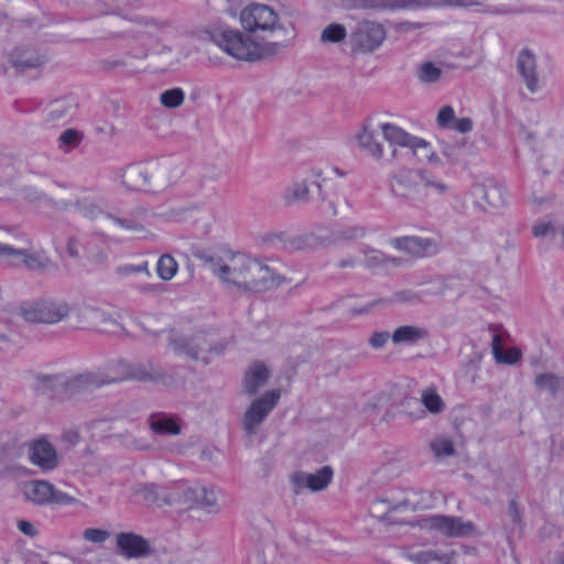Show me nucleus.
Masks as SVG:
<instances>
[{"instance_id": "f257e3e1", "label": "nucleus", "mask_w": 564, "mask_h": 564, "mask_svg": "<svg viewBox=\"0 0 564 564\" xmlns=\"http://www.w3.org/2000/svg\"><path fill=\"white\" fill-rule=\"evenodd\" d=\"M195 256L223 282L245 292L269 291L285 281V278L274 269L246 254H228L221 258L202 250Z\"/></svg>"}, {"instance_id": "f03ea898", "label": "nucleus", "mask_w": 564, "mask_h": 564, "mask_svg": "<svg viewBox=\"0 0 564 564\" xmlns=\"http://www.w3.org/2000/svg\"><path fill=\"white\" fill-rule=\"evenodd\" d=\"M389 183L394 197L412 204L423 202L433 192L444 195L448 191L443 181L423 169H401L390 175Z\"/></svg>"}, {"instance_id": "7ed1b4c3", "label": "nucleus", "mask_w": 564, "mask_h": 564, "mask_svg": "<svg viewBox=\"0 0 564 564\" xmlns=\"http://www.w3.org/2000/svg\"><path fill=\"white\" fill-rule=\"evenodd\" d=\"M212 41L228 55L239 61L256 62L280 52L282 44L270 42L259 44L239 30L221 29L210 33Z\"/></svg>"}, {"instance_id": "20e7f679", "label": "nucleus", "mask_w": 564, "mask_h": 564, "mask_svg": "<svg viewBox=\"0 0 564 564\" xmlns=\"http://www.w3.org/2000/svg\"><path fill=\"white\" fill-rule=\"evenodd\" d=\"M173 183L167 163L150 167L142 165L129 166L122 175V184L131 191L159 192Z\"/></svg>"}, {"instance_id": "39448f33", "label": "nucleus", "mask_w": 564, "mask_h": 564, "mask_svg": "<svg viewBox=\"0 0 564 564\" xmlns=\"http://www.w3.org/2000/svg\"><path fill=\"white\" fill-rule=\"evenodd\" d=\"M386 37L384 25L369 19L360 20L349 35L351 48L357 53H372L381 46Z\"/></svg>"}, {"instance_id": "423d86ee", "label": "nucleus", "mask_w": 564, "mask_h": 564, "mask_svg": "<svg viewBox=\"0 0 564 564\" xmlns=\"http://www.w3.org/2000/svg\"><path fill=\"white\" fill-rule=\"evenodd\" d=\"M23 494L28 501L36 506H70L79 503L78 499L58 490L47 480L35 479L25 482Z\"/></svg>"}, {"instance_id": "0eeeda50", "label": "nucleus", "mask_w": 564, "mask_h": 564, "mask_svg": "<svg viewBox=\"0 0 564 564\" xmlns=\"http://www.w3.org/2000/svg\"><path fill=\"white\" fill-rule=\"evenodd\" d=\"M281 398L279 389H272L256 398L243 413L241 425L247 435H254L260 425L278 404Z\"/></svg>"}, {"instance_id": "6e6552de", "label": "nucleus", "mask_w": 564, "mask_h": 564, "mask_svg": "<svg viewBox=\"0 0 564 564\" xmlns=\"http://www.w3.org/2000/svg\"><path fill=\"white\" fill-rule=\"evenodd\" d=\"M240 23L250 33L274 31L279 26V18L269 6L253 3L241 11Z\"/></svg>"}, {"instance_id": "1a4fd4ad", "label": "nucleus", "mask_w": 564, "mask_h": 564, "mask_svg": "<svg viewBox=\"0 0 564 564\" xmlns=\"http://www.w3.org/2000/svg\"><path fill=\"white\" fill-rule=\"evenodd\" d=\"M69 305L59 300H47L35 303L22 312L25 321L31 323L54 324L69 315Z\"/></svg>"}, {"instance_id": "9d476101", "label": "nucleus", "mask_w": 564, "mask_h": 564, "mask_svg": "<svg viewBox=\"0 0 564 564\" xmlns=\"http://www.w3.org/2000/svg\"><path fill=\"white\" fill-rule=\"evenodd\" d=\"M115 379L101 371H86L70 378L64 376L63 393L70 398L77 394L94 391L105 384L113 383Z\"/></svg>"}, {"instance_id": "9b49d317", "label": "nucleus", "mask_w": 564, "mask_h": 564, "mask_svg": "<svg viewBox=\"0 0 564 564\" xmlns=\"http://www.w3.org/2000/svg\"><path fill=\"white\" fill-rule=\"evenodd\" d=\"M333 476L334 471L329 466H324L315 473L297 470L290 477L292 491L294 495H300L304 489L312 492L322 491L332 482Z\"/></svg>"}, {"instance_id": "f8f14e48", "label": "nucleus", "mask_w": 564, "mask_h": 564, "mask_svg": "<svg viewBox=\"0 0 564 564\" xmlns=\"http://www.w3.org/2000/svg\"><path fill=\"white\" fill-rule=\"evenodd\" d=\"M0 262L13 267L24 264L31 271H43L52 264L47 257H40L26 249L13 248L6 243H0Z\"/></svg>"}, {"instance_id": "ddd939ff", "label": "nucleus", "mask_w": 564, "mask_h": 564, "mask_svg": "<svg viewBox=\"0 0 564 564\" xmlns=\"http://www.w3.org/2000/svg\"><path fill=\"white\" fill-rule=\"evenodd\" d=\"M430 529L446 538H460L471 534L473 522H464L460 518L452 516H432L425 520Z\"/></svg>"}, {"instance_id": "4468645a", "label": "nucleus", "mask_w": 564, "mask_h": 564, "mask_svg": "<svg viewBox=\"0 0 564 564\" xmlns=\"http://www.w3.org/2000/svg\"><path fill=\"white\" fill-rule=\"evenodd\" d=\"M28 456L33 465L44 471H51L59 464L57 452L46 437L33 441L30 444Z\"/></svg>"}, {"instance_id": "2eb2a0df", "label": "nucleus", "mask_w": 564, "mask_h": 564, "mask_svg": "<svg viewBox=\"0 0 564 564\" xmlns=\"http://www.w3.org/2000/svg\"><path fill=\"white\" fill-rule=\"evenodd\" d=\"M160 377L161 373L151 364L127 361H119L116 366V375L110 376L115 382L123 380L155 381Z\"/></svg>"}, {"instance_id": "dca6fc26", "label": "nucleus", "mask_w": 564, "mask_h": 564, "mask_svg": "<svg viewBox=\"0 0 564 564\" xmlns=\"http://www.w3.org/2000/svg\"><path fill=\"white\" fill-rule=\"evenodd\" d=\"M390 245L399 251H404L414 257H427L437 252V242L432 238L417 236L397 237L390 240Z\"/></svg>"}, {"instance_id": "f3484780", "label": "nucleus", "mask_w": 564, "mask_h": 564, "mask_svg": "<svg viewBox=\"0 0 564 564\" xmlns=\"http://www.w3.org/2000/svg\"><path fill=\"white\" fill-rule=\"evenodd\" d=\"M380 130L382 131L384 140L390 144L410 148L414 151V153H416L419 150H427L430 147L429 142H426L424 139L413 137L393 123H381Z\"/></svg>"}, {"instance_id": "a211bd4d", "label": "nucleus", "mask_w": 564, "mask_h": 564, "mask_svg": "<svg viewBox=\"0 0 564 564\" xmlns=\"http://www.w3.org/2000/svg\"><path fill=\"white\" fill-rule=\"evenodd\" d=\"M116 545L128 558H139L151 554V545L147 539L133 533L122 532L116 535Z\"/></svg>"}, {"instance_id": "6ab92c4d", "label": "nucleus", "mask_w": 564, "mask_h": 564, "mask_svg": "<svg viewBox=\"0 0 564 564\" xmlns=\"http://www.w3.org/2000/svg\"><path fill=\"white\" fill-rule=\"evenodd\" d=\"M355 141L358 148L367 155L375 160H381L383 156V147L376 139L375 130L372 127V119L367 118L360 129L355 134Z\"/></svg>"}, {"instance_id": "aec40b11", "label": "nucleus", "mask_w": 564, "mask_h": 564, "mask_svg": "<svg viewBox=\"0 0 564 564\" xmlns=\"http://www.w3.org/2000/svg\"><path fill=\"white\" fill-rule=\"evenodd\" d=\"M517 68L527 88L531 93L538 91L539 78L536 73V58L531 50L523 48L520 51L517 58Z\"/></svg>"}, {"instance_id": "412c9836", "label": "nucleus", "mask_w": 564, "mask_h": 564, "mask_svg": "<svg viewBox=\"0 0 564 564\" xmlns=\"http://www.w3.org/2000/svg\"><path fill=\"white\" fill-rule=\"evenodd\" d=\"M314 185L321 192L322 182L315 180L308 182L307 180L294 182L289 185L283 193V200L285 205L304 204L310 202V187Z\"/></svg>"}, {"instance_id": "4be33fe9", "label": "nucleus", "mask_w": 564, "mask_h": 564, "mask_svg": "<svg viewBox=\"0 0 564 564\" xmlns=\"http://www.w3.org/2000/svg\"><path fill=\"white\" fill-rule=\"evenodd\" d=\"M562 229L563 219L545 218L533 225L532 234L536 238L546 239L554 246L563 248V243L558 240V236L562 234Z\"/></svg>"}, {"instance_id": "5701e85b", "label": "nucleus", "mask_w": 564, "mask_h": 564, "mask_svg": "<svg viewBox=\"0 0 564 564\" xmlns=\"http://www.w3.org/2000/svg\"><path fill=\"white\" fill-rule=\"evenodd\" d=\"M270 378L269 369L261 362L253 364L243 378V392L256 395L267 384Z\"/></svg>"}, {"instance_id": "b1692460", "label": "nucleus", "mask_w": 564, "mask_h": 564, "mask_svg": "<svg viewBox=\"0 0 564 564\" xmlns=\"http://www.w3.org/2000/svg\"><path fill=\"white\" fill-rule=\"evenodd\" d=\"M477 0H392V9H402L406 7L427 8V7H452L467 8L479 6Z\"/></svg>"}, {"instance_id": "393cba45", "label": "nucleus", "mask_w": 564, "mask_h": 564, "mask_svg": "<svg viewBox=\"0 0 564 564\" xmlns=\"http://www.w3.org/2000/svg\"><path fill=\"white\" fill-rule=\"evenodd\" d=\"M430 336L425 327L417 325H402L391 334V340L394 345H415Z\"/></svg>"}, {"instance_id": "a878e982", "label": "nucleus", "mask_w": 564, "mask_h": 564, "mask_svg": "<svg viewBox=\"0 0 564 564\" xmlns=\"http://www.w3.org/2000/svg\"><path fill=\"white\" fill-rule=\"evenodd\" d=\"M10 61L20 72L37 68L44 64V58L32 48H17L11 53Z\"/></svg>"}, {"instance_id": "bb28decb", "label": "nucleus", "mask_w": 564, "mask_h": 564, "mask_svg": "<svg viewBox=\"0 0 564 564\" xmlns=\"http://www.w3.org/2000/svg\"><path fill=\"white\" fill-rule=\"evenodd\" d=\"M202 341V336H195L193 338L178 336L173 337L170 345L175 352L196 359L199 357V352L205 350Z\"/></svg>"}, {"instance_id": "cd10ccee", "label": "nucleus", "mask_w": 564, "mask_h": 564, "mask_svg": "<svg viewBox=\"0 0 564 564\" xmlns=\"http://www.w3.org/2000/svg\"><path fill=\"white\" fill-rule=\"evenodd\" d=\"M361 252L365 256L362 264L365 265V268L369 270H375L384 267L388 263H392L394 265L400 264V259L389 257L384 254L382 251L370 247H364Z\"/></svg>"}, {"instance_id": "c85d7f7f", "label": "nucleus", "mask_w": 564, "mask_h": 564, "mask_svg": "<svg viewBox=\"0 0 564 564\" xmlns=\"http://www.w3.org/2000/svg\"><path fill=\"white\" fill-rule=\"evenodd\" d=\"M475 191L482 196L486 203L495 208H499L506 204L507 192L503 186L490 184L486 186H477Z\"/></svg>"}, {"instance_id": "c756f323", "label": "nucleus", "mask_w": 564, "mask_h": 564, "mask_svg": "<svg viewBox=\"0 0 564 564\" xmlns=\"http://www.w3.org/2000/svg\"><path fill=\"white\" fill-rule=\"evenodd\" d=\"M35 389L43 394H53L57 391H64L63 375H39L35 378Z\"/></svg>"}, {"instance_id": "7c9ffc66", "label": "nucleus", "mask_w": 564, "mask_h": 564, "mask_svg": "<svg viewBox=\"0 0 564 564\" xmlns=\"http://www.w3.org/2000/svg\"><path fill=\"white\" fill-rule=\"evenodd\" d=\"M492 354L498 362L513 365L521 358V352L517 348H511L507 352L502 350V341L499 334L492 336Z\"/></svg>"}, {"instance_id": "2f4dec72", "label": "nucleus", "mask_w": 564, "mask_h": 564, "mask_svg": "<svg viewBox=\"0 0 564 564\" xmlns=\"http://www.w3.org/2000/svg\"><path fill=\"white\" fill-rule=\"evenodd\" d=\"M140 495L148 505L162 506L176 502V498L173 495L162 496L159 487L152 484L143 486L140 490Z\"/></svg>"}, {"instance_id": "473e14b6", "label": "nucleus", "mask_w": 564, "mask_h": 564, "mask_svg": "<svg viewBox=\"0 0 564 564\" xmlns=\"http://www.w3.org/2000/svg\"><path fill=\"white\" fill-rule=\"evenodd\" d=\"M408 557L415 564H431L438 562L440 564H448L449 558L446 553L437 550H423L412 552Z\"/></svg>"}, {"instance_id": "72a5a7b5", "label": "nucleus", "mask_w": 564, "mask_h": 564, "mask_svg": "<svg viewBox=\"0 0 564 564\" xmlns=\"http://www.w3.org/2000/svg\"><path fill=\"white\" fill-rule=\"evenodd\" d=\"M150 426L154 433L161 435H177L181 433L180 425L173 419L165 415L152 416Z\"/></svg>"}, {"instance_id": "f704fd0d", "label": "nucleus", "mask_w": 564, "mask_h": 564, "mask_svg": "<svg viewBox=\"0 0 564 564\" xmlns=\"http://www.w3.org/2000/svg\"><path fill=\"white\" fill-rule=\"evenodd\" d=\"M433 293L430 291H414L411 289L400 290L392 295V301L409 304V305H417L424 302L426 296L432 295Z\"/></svg>"}, {"instance_id": "c9c22d12", "label": "nucleus", "mask_w": 564, "mask_h": 564, "mask_svg": "<svg viewBox=\"0 0 564 564\" xmlns=\"http://www.w3.org/2000/svg\"><path fill=\"white\" fill-rule=\"evenodd\" d=\"M421 402L424 405V408L433 414H438L443 412L445 409V403L443 399L433 388H429L422 391Z\"/></svg>"}, {"instance_id": "e433bc0d", "label": "nucleus", "mask_w": 564, "mask_h": 564, "mask_svg": "<svg viewBox=\"0 0 564 564\" xmlns=\"http://www.w3.org/2000/svg\"><path fill=\"white\" fill-rule=\"evenodd\" d=\"M340 3L349 10L392 9V0H340Z\"/></svg>"}, {"instance_id": "4c0bfd02", "label": "nucleus", "mask_w": 564, "mask_h": 564, "mask_svg": "<svg viewBox=\"0 0 564 564\" xmlns=\"http://www.w3.org/2000/svg\"><path fill=\"white\" fill-rule=\"evenodd\" d=\"M156 271L162 280L169 281L177 272V262L172 256L163 254L158 260Z\"/></svg>"}, {"instance_id": "58836bf2", "label": "nucleus", "mask_w": 564, "mask_h": 564, "mask_svg": "<svg viewBox=\"0 0 564 564\" xmlns=\"http://www.w3.org/2000/svg\"><path fill=\"white\" fill-rule=\"evenodd\" d=\"M420 82L424 84H434L442 76V69L433 62H424L416 72Z\"/></svg>"}, {"instance_id": "ea45409f", "label": "nucleus", "mask_w": 564, "mask_h": 564, "mask_svg": "<svg viewBox=\"0 0 564 564\" xmlns=\"http://www.w3.org/2000/svg\"><path fill=\"white\" fill-rule=\"evenodd\" d=\"M534 384L540 390L549 391L555 397L561 387V380L553 373H540L534 379Z\"/></svg>"}, {"instance_id": "a19ab883", "label": "nucleus", "mask_w": 564, "mask_h": 564, "mask_svg": "<svg viewBox=\"0 0 564 564\" xmlns=\"http://www.w3.org/2000/svg\"><path fill=\"white\" fill-rule=\"evenodd\" d=\"M73 110V105L67 100L54 101L46 115V120L50 122H58L66 118Z\"/></svg>"}, {"instance_id": "79ce46f5", "label": "nucleus", "mask_w": 564, "mask_h": 564, "mask_svg": "<svg viewBox=\"0 0 564 564\" xmlns=\"http://www.w3.org/2000/svg\"><path fill=\"white\" fill-rule=\"evenodd\" d=\"M185 99V94L182 88L175 87L164 90L160 95V102L169 109L178 108Z\"/></svg>"}, {"instance_id": "37998d69", "label": "nucleus", "mask_w": 564, "mask_h": 564, "mask_svg": "<svg viewBox=\"0 0 564 564\" xmlns=\"http://www.w3.org/2000/svg\"><path fill=\"white\" fill-rule=\"evenodd\" d=\"M347 36L346 28L339 23L327 25L322 34L321 41L327 43H339Z\"/></svg>"}, {"instance_id": "c03bdc74", "label": "nucleus", "mask_w": 564, "mask_h": 564, "mask_svg": "<svg viewBox=\"0 0 564 564\" xmlns=\"http://www.w3.org/2000/svg\"><path fill=\"white\" fill-rule=\"evenodd\" d=\"M83 137L77 130L67 129L58 138L59 148L65 152H68L69 150L76 148L80 143Z\"/></svg>"}, {"instance_id": "a18cd8bd", "label": "nucleus", "mask_w": 564, "mask_h": 564, "mask_svg": "<svg viewBox=\"0 0 564 564\" xmlns=\"http://www.w3.org/2000/svg\"><path fill=\"white\" fill-rule=\"evenodd\" d=\"M367 235V229L362 226H350L340 229L334 234V240H355L364 238Z\"/></svg>"}, {"instance_id": "49530a36", "label": "nucleus", "mask_w": 564, "mask_h": 564, "mask_svg": "<svg viewBox=\"0 0 564 564\" xmlns=\"http://www.w3.org/2000/svg\"><path fill=\"white\" fill-rule=\"evenodd\" d=\"M200 488L202 487H189L181 485L180 489L182 490V497H177L174 494L172 495L176 498V501L187 505H196L199 501Z\"/></svg>"}, {"instance_id": "de8ad7c7", "label": "nucleus", "mask_w": 564, "mask_h": 564, "mask_svg": "<svg viewBox=\"0 0 564 564\" xmlns=\"http://www.w3.org/2000/svg\"><path fill=\"white\" fill-rule=\"evenodd\" d=\"M430 446L437 457L451 456L455 452L453 442L447 438L435 440L431 443Z\"/></svg>"}, {"instance_id": "09e8293b", "label": "nucleus", "mask_w": 564, "mask_h": 564, "mask_svg": "<svg viewBox=\"0 0 564 564\" xmlns=\"http://www.w3.org/2000/svg\"><path fill=\"white\" fill-rule=\"evenodd\" d=\"M75 208L78 213H80L83 216L94 219L99 214L98 206L88 199H80L75 203Z\"/></svg>"}, {"instance_id": "8fccbe9b", "label": "nucleus", "mask_w": 564, "mask_h": 564, "mask_svg": "<svg viewBox=\"0 0 564 564\" xmlns=\"http://www.w3.org/2000/svg\"><path fill=\"white\" fill-rule=\"evenodd\" d=\"M107 218L127 230L143 231L144 229L143 225L137 219L122 218L113 214H107Z\"/></svg>"}, {"instance_id": "3c124183", "label": "nucleus", "mask_w": 564, "mask_h": 564, "mask_svg": "<svg viewBox=\"0 0 564 564\" xmlns=\"http://www.w3.org/2000/svg\"><path fill=\"white\" fill-rule=\"evenodd\" d=\"M110 536V532L97 528H88L83 532V538L93 543H102Z\"/></svg>"}, {"instance_id": "603ef678", "label": "nucleus", "mask_w": 564, "mask_h": 564, "mask_svg": "<svg viewBox=\"0 0 564 564\" xmlns=\"http://www.w3.org/2000/svg\"><path fill=\"white\" fill-rule=\"evenodd\" d=\"M455 119V111L452 106H444L437 115V124L442 128H448Z\"/></svg>"}, {"instance_id": "864d4df0", "label": "nucleus", "mask_w": 564, "mask_h": 564, "mask_svg": "<svg viewBox=\"0 0 564 564\" xmlns=\"http://www.w3.org/2000/svg\"><path fill=\"white\" fill-rule=\"evenodd\" d=\"M204 508H214L217 505V497L214 490L200 488L199 501L196 503Z\"/></svg>"}, {"instance_id": "5fc2aeb1", "label": "nucleus", "mask_w": 564, "mask_h": 564, "mask_svg": "<svg viewBox=\"0 0 564 564\" xmlns=\"http://www.w3.org/2000/svg\"><path fill=\"white\" fill-rule=\"evenodd\" d=\"M391 339L389 332H375L369 338V345L375 349L382 348Z\"/></svg>"}, {"instance_id": "6e6d98bb", "label": "nucleus", "mask_w": 564, "mask_h": 564, "mask_svg": "<svg viewBox=\"0 0 564 564\" xmlns=\"http://www.w3.org/2000/svg\"><path fill=\"white\" fill-rule=\"evenodd\" d=\"M509 517L514 528L522 529L521 511L514 499L509 502Z\"/></svg>"}, {"instance_id": "4d7b16f0", "label": "nucleus", "mask_w": 564, "mask_h": 564, "mask_svg": "<svg viewBox=\"0 0 564 564\" xmlns=\"http://www.w3.org/2000/svg\"><path fill=\"white\" fill-rule=\"evenodd\" d=\"M139 21L144 26L154 28L156 30H164L170 26V23L167 21L158 20L154 18H140Z\"/></svg>"}, {"instance_id": "13d9d810", "label": "nucleus", "mask_w": 564, "mask_h": 564, "mask_svg": "<svg viewBox=\"0 0 564 564\" xmlns=\"http://www.w3.org/2000/svg\"><path fill=\"white\" fill-rule=\"evenodd\" d=\"M453 128L460 133H466V132L471 131L473 121L470 118H467V117L459 118V119L455 120Z\"/></svg>"}, {"instance_id": "bf43d9fd", "label": "nucleus", "mask_w": 564, "mask_h": 564, "mask_svg": "<svg viewBox=\"0 0 564 564\" xmlns=\"http://www.w3.org/2000/svg\"><path fill=\"white\" fill-rule=\"evenodd\" d=\"M18 529L28 536H35L37 534V530L34 528V525L26 520H21L18 522Z\"/></svg>"}, {"instance_id": "052dcab7", "label": "nucleus", "mask_w": 564, "mask_h": 564, "mask_svg": "<svg viewBox=\"0 0 564 564\" xmlns=\"http://www.w3.org/2000/svg\"><path fill=\"white\" fill-rule=\"evenodd\" d=\"M442 153L451 161L456 162L458 160L457 148L448 143H442Z\"/></svg>"}, {"instance_id": "680f3d73", "label": "nucleus", "mask_w": 564, "mask_h": 564, "mask_svg": "<svg viewBox=\"0 0 564 564\" xmlns=\"http://www.w3.org/2000/svg\"><path fill=\"white\" fill-rule=\"evenodd\" d=\"M67 252L70 257L77 258L79 256L78 250V240L74 237H70L67 241Z\"/></svg>"}, {"instance_id": "e2e57ef3", "label": "nucleus", "mask_w": 564, "mask_h": 564, "mask_svg": "<svg viewBox=\"0 0 564 564\" xmlns=\"http://www.w3.org/2000/svg\"><path fill=\"white\" fill-rule=\"evenodd\" d=\"M358 264V259L356 257L348 256L340 261H338L337 267L339 269L346 268H355Z\"/></svg>"}, {"instance_id": "0e129e2a", "label": "nucleus", "mask_w": 564, "mask_h": 564, "mask_svg": "<svg viewBox=\"0 0 564 564\" xmlns=\"http://www.w3.org/2000/svg\"><path fill=\"white\" fill-rule=\"evenodd\" d=\"M94 314L96 315V318L100 319L102 324L109 325V324H116V321L106 312L100 310H95Z\"/></svg>"}, {"instance_id": "69168bd1", "label": "nucleus", "mask_w": 564, "mask_h": 564, "mask_svg": "<svg viewBox=\"0 0 564 564\" xmlns=\"http://www.w3.org/2000/svg\"><path fill=\"white\" fill-rule=\"evenodd\" d=\"M122 270L124 273H139V272H143V271H148V267H147V264H141V265L130 264V265L124 267Z\"/></svg>"}, {"instance_id": "338daca9", "label": "nucleus", "mask_w": 564, "mask_h": 564, "mask_svg": "<svg viewBox=\"0 0 564 564\" xmlns=\"http://www.w3.org/2000/svg\"><path fill=\"white\" fill-rule=\"evenodd\" d=\"M422 25L423 24L419 23V22H402L399 25V30L406 32V31L420 29Z\"/></svg>"}, {"instance_id": "774afa93", "label": "nucleus", "mask_w": 564, "mask_h": 564, "mask_svg": "<svg viewBox=\"0 0 564 564\" xmlns=\"http://www.w3.org/2000/svg\"><path fill=\"white\" fill-rule=\"evenodd\" d=\"M529 198L532 202V204L535 206H541L543 203H545L547 200V198L544 196L538 197L534 192L530 195Z\"/></svg>"}]
</instances>
